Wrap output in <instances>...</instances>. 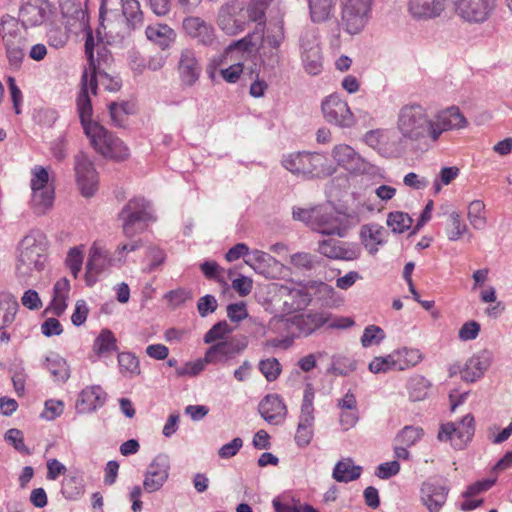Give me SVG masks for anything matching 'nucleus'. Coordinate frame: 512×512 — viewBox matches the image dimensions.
<instances>
[{
    "mask_svg": "<svg viewBox=\"0 0 512 512\" xmlns=\"http://www.w3.org/2000/svg\"><path fill=\"white\" fill-rule=\"evenodd\" d=\"M144 25V14L138 0H121V12L111 10L100 24L107 43L127 47L133 42V34Z\"/></svg>",
    "mask_w": 512,
    "mask_h": 512,
    "instance_id": "f257e3e1",
    "label": "nucleus"
},
{
    "mask_svg": "<svg viewBox=\"0 0 512 512\" xmlns=\"http://www.w3.org/2000/svg\"><path fill=\"white\" fill-rule=\"evenodd\" d=\"M48 242L40 229L30 230L16 248L15 271L18 279L26 281L34 272L44 269Z\"/></svg>",
    "mask_w": 512,
    "mask_h": 512,
    "instance_id": "f03ea898",
    "label": "nucleus"
},
{
    "mask_svg": "<svg viewBox=\"0 0 512 512\" xmlns=\"http://www.w3.org/2000/svg\"><path fill=\"white\" fill-rule=\"evenodd\" d=\"M260 0H251L247 6L243 1L231 0L222 5L217 15V26L229 36L243 32L249 22L264 20V6Z\"/></svg>",
    "mask_w": 512,
    "mask_h": 512,
    "instance_id": "7ed1b4c3",
    "label": "nucleus"
},
{
    "mask_svg": "<svg viewBox=\"0 0 512 512\" xmlns=\"http://www.w3.org/2000/svg\"><path fill=\"white\" fill-rule=\"evenodd\" d=\"M281 164L293 175L306 179L323 178L334 172L327 157L317 152H292L282 157Z\"/></svg>",
    "mask_w": 512,
    "mask_h": 512,
    "instance_id": "20e7f679",
    "label": "nucleus"
},
{
    "mask_svg": "<svg viewBox=\"0 0 512 512\" xmlns=\"http://www.w3.org/2000/svg\"><path fill=\"white\" fill-rule=\"evenodd\" d=\"M397 129L401 134V142L405 144L430 139V116L421 105H406L399 112Z\"/></svg>",
    "mask_w": 512,
    "mask_h": 512,
    "instance_id": "39448f33",
    "label": "nucleus"
},
{
    "mask_svg": "<svg viewBox=\"0 0 512 512\" xmlns=\"http://www.w3.org/2000/svg\"><path fill=\"white\" fill-rule=\"evenodd\" d=\"M257 37L261 40L260 46L267 47L271 49H280L281 44L284 41V29L282 24L277 23L271 27H269L266 32H264V21L259 20L256 26V30L253 33H249L244 38L234 41L231 43L224 52L223 58H228L234 52H239L242 56L250 50L251 47L256 46V42L254 38Z\"/></svg>",
    "mask_w": 512,
    "mask_h": 512,
    "instance_id": "423d86ee",
    "label": "nucleus"
},
{
    "mask_svg": "<svg viewBox=\"0 0 512 512\" xmlns=\"http://www.w3.org/2000/svg\"><path fill=\"white\" fill-rule=\"evenodd\" d=\"M374 0H340V26L351 36L358 35L372 17Z\"/></svg>",
    "mask_w": 512,
    "mask_h": 512,
    "instance_id": "0eeeda50",
    "label": "nucleus"
},
{
    "mask_svg": "<svg viewBox=\"0 0 512 512\" xmlns=\"http://www.w3.org/2000/svg\"><path fill=\"white\" fill-rule=\"evenodd\" d=\"M329 315L325 312H308L292 317L275 318L271 321V328L277 332L287 331L291 335L309 336L325 325Z\"/></svg>",
    "mask_w": 512,
    "mask_h": 512,
    "instance_id": "6e6552de",
    "label": "nucleus"
},
{
    "mask_svg": "<svg viewBox=\"0 0 512 512\" xmlns=\"http://www.w3.org/2000/svg\"><path fill=\"white\" fill-rule=\"evenodd\" d=\"M86 135L93 148L105 158L121 161L129 156L124 142L100 124L87 126Z\"/></svg>",
    "mask_w": 512,
    "mask_h": 512,
    "instance_id": "1a4fd4ad",
    "label": "nucleus"
},
{
    "mask_svg": "<svg viewBox=\"0 0 512 512\" xmlns=\"http://www.w3.org/2000/svg\"><path fill=\"white\" fill-rule=\"evenodd\" d=\"M123 233L127 237L142 232L148 222L154 221L151 205L144 198H133L119 213Z\"/></svg>",
    "mask_w": 512,
    "mask_h": 512,
    "instance_id": "9d476101",
    "label": "nucleus"
},
{
    "mask_svg": "<svg viewBox=\"0 0 512 512\" xmlns=\"http://www.w3.org/2000/svg\"><path fill=\"white\" fill-rule=\"evenodd\" d=\"M55 6L49 0H21L18 19L24 28L53 25Z\"/></svg>",
    "mask_w": 512,
    "mask_h": 512,
    "instance_id": "9b49d317",
    "label": "nucleus"
},
{
    "mask_svg": "<svg viewBox=\"0 0 512 512\" xmlns=\"http://www.w3.org/2000/svg\"><path fill=\"white\" fill-rule=\"evenodd\" d=\"M315 392L311 384H307L301 403L299 421L295 434V443L304 448L310 444L314 436V401Z\"/></svg>",
    "mask_w": 512,
    "mask_h": 512,
    "instance_id": "f8f14e48",
    "label": "nucleus"
},
{
    "mask_svg": "<svg viewBox=\"0 0 512 512\" xmlns=\"http://www.w3.org/2000/svg\"><path fill=\"white\" fill-rule=\"evenodd\" d=\"M333 160L340 167L351 173L375 175L378 167L368 163L358 152L350 145L338 144L331 151Z\"/></svg>",
    "mask_w": 512,
    "mask_h": 512,
    "instance_id": "ddd939ff",
    "label": "nucleus"
},
{
    "mask_svg": "<svg viewBox=\"0 0 512 512\" xmlns=\"http://www.w3.org/2000/svg\"><path fill=\"white\" fill-rule=\"evenodd\" d=\"M467 126V120L456 106L442 109L430 117V140L437 142L447 131L462 129Z\"/></svg>",
    "mask_w": 512,
    "mask_h": 512,
    "instance_id": "4468645a",
    "label": "nucleus"
},
{
    "mask_svg": "<svg viewBox=\"0 0 512 512\" xmlns=\"http://www.w3.org/2000/svg\"><path fill=\"white\" fill-rule=\"evenodd\" d=\"M456 14L468 23H484L492 15L496 0H452Z\"/></svg>",
    "mask_w": 512,
    "mask_h": 512,
    "instance_id": "2eb2a0df",
    "label": "nucleus"
},
{
    "mask_svg": "<svg viewBox=\"0 0 512 512\" xmlns=\"http://www.w3.org/2000/svg\"><path fill=\"white\" fill-rule=\"evenodd\" d=\"M325 120L342 128L354 125L355 118L346 101L336 94L326 97L321 105Z\"/></svg>",
    "mask_w": 512,
    "mask_h": 512,
    "instance_id": "dca6fc26",
    "label": "nucleus"
},
{
    "mask_svg": "<svg viewBox=\"0 0 512 512\" xmlns=\"http://www.w3.org/2000/svg\"><path fill=\"white\" fill-rule=\"evenodd\" d=\"M170 473V459L167 454L156 455L147 466L144 473L143 489L147 493H154L162 489Z\"/></svg>",
    "mask_w": 512,
    "mask_h": 512,
    "instance_id": "f3484780",
    "label": "nucleus"
},
{
    "mask_svg": "<svg viewBox=\"0 0 512 512\" xmlns=\"http://www.w3.org/2000/svg\"><path fill=\"white\" fill-rule=\"evenodd\" d=\"M248 342L245 337H231L218 341L210 346L205 353V361L209 364L225 363L246 349Z\"/></svg>",
    "mask_w": 512,
    "mask_h": 512,
    "instance_id": "a211bd4d",
    "label": "nucleus"
},
{
    "mask_svg": "<svg viewBox=\"0 0 512 512\" xmlns=\"http://www.w3.org/2000/svg\"><path fill=\"white\" fill-rule=\"evenodd\" d=\"M116 263L117 257H110L108 251L105 248L94 243L90 248L89 258L86 263V284L88 286H93L97 282L98 276Z\"/></svg>",
    "mask_w": 512,
    "mask_h": 512,
    "instance_id": "6ab92c4d",
    "label": "nucleus"
},
{
    "mask_svg": "<svg viewBox=\"0 0 512 512\" xmlns=\"http://www.w3.org/2000/svg\"><path fill=\"white\" fill-rule=\"evenodd\" d=\"M75 173L77 184L85 197H91L97 190L98 175L93 163L86 154L79 153L75 156Z\"/></svg>",
    "mask_w": 512,
    "mask_h": 512,
    "instance_id": "aec40b11",
    "label": "nucleus"
},
{
    "mask_svg": "<svg viewBox=\"0 0 512 512\" xmlns=\"http://www.w3.org/2000/svg\"><path fill=\"white\" fill-rule=\"evenodd\" d=\"M177 70L181 84L184 87H192L199 81L202 67L193 49L184 48L181 50Z\"/></svg>",
    "mask_w": 512,
    "mask_h": 512,
    "instance_id": "412c9836",
    "label": "nucleus"
},
{
    "mask_svg": "<svg viewBox=\"0 0 512 512\" xmlns=\"http://www.w3.org/2000/svg\"><path fill=\"white\" fill-rule=\"evenodd\" d=\"M58 7L67 30L85 28L88 16L79 0H58Z\"/></svg>",
    "mask_w": 512,
    "mask_h": 512,
    "instance_id": "4be33fe9",
    "label": "nucleus"
},
{
    "mask_svg": "<svg viewBox=\"0 0 512 512\" xmlns=\"http://www.w3.org/2000/svg\"><path fill=\"white\" fill-rule=\"evenodd\" d=\"M261 417L271 425H280L287 416V407L278 394L266 395L258 405Z\"/></svg>",
    "mask_w": 512,
    "mask_h": 512,
    "instance_id": "5701e85b",
    "label": "nucleus"
},
{
    "mask_svg": "<svg viewBox=\"0 0 512 512\" xmlns=\"http://www.w3.org/2000/svg\"><path fill=\"white\" fill-rule=\"evenodd\" d=\"M184 31L204 46H211L216 41L215 29L200 17L189 16L183 20Z\"/></svg>",
    "mask_w": 512,
    "mask_h": 512,
    "instance_id": "b1692460",
    "label": "nucleus"
},
{
    "mask_svg": "<svg viewBox=\"0 0 512 512\" xmlns=\"http://www.w3.org/2000/svg\"><path fill=\"white\" fill-rule=\"evenodd\" d=\"M107 62L97 60L94 67L86 69L88 71V85L91 94H96L98 85H101L105 90L116 92L121 88V80L118 76H111L104 70V65Z\"/></svg>",
    "mask_w": 512,
    "mask_h": 512,
    "instance_id": "393cba45",
    "label": "nucleus"
},
{
    "mask_svg": "<svg viewBox=\"0 0 512 512\" xmlns=\"http://www.w3.org/2000/svg\"><path fill=\"white\" fill-rule=\"evenodd\" d=\"M493 353L489 350H481L470 357L461 369V377L466 382H475L480 379L490 367Z\"/></svg>",
    "mask_w": 512,
    "mask_h": 512,
    "instance_id": "a878e982",
    "label": "nucleus"
},
{
    "mask_svg": "<svg viewBox=\"0 0 512 512\" xmlns=\"http://www.w3.org/2000/svg\"><path fill=\"white\" fill-rule=\"evenodd\" d=\"M318 252L327 258L345 261H352L360 256L358 247L334 239L319 242Z\"/></svg>",
    "mask_w": 512,
    "mask_h": 512,
    "instance_id": "bb28decb",
    "label": "nucleus"
},
{
    "mask_svg": "<svg viewBox=\"0 0 512 512\" xmlns=\"http://www.w3.org/2000/svg\"><path fill=\"white\" fill-rule=\"evenodd\" d=\"M446 8V0H408V12L415 20L439 17Z\"/></svg>",
    "mask_w": 512,
    "mask_h": 512,
    "instance_id": "cd10ccee",
    "label": "nucleus"
},
{
    "mask_svg": "<svg viewBox=\"0 0 512 512\" xmlns=\"http://www.w3.org/2000/svg\"><path fill=\"white\" fill-rule=\"evenodd\" d=\"M3 44L9 67L13 70H19L26 56V38L18 34H6L3 36Z\"/></svg>",
    "mask_w": 512,
    "mask_h": 512,
    "instance_id": "c85d7f7f",
    "label": "nucleus"
},
{
    "mask_svg": "<svg viewBox=\"0 0 512 512\" xmlns=\"http://www.w3.org/2000/svg\"><path fill=\"white\" fill-rule=\"evenodd\" d=\"M449 489L437 482L426 481L422 484L421 501L429 512H438L445 504Z\"/></svg>",
    "mask_w": 512,
    "mask_h": 512,
    "instance_id": "c756f323",
    "label": "nucleus"
},
{
    "mask_svg": "<svg viewBox=\"0 0 512 512\" xmlns=\"http://www.w3.org/2000/svg\"><path fill=\"white\" fill-rule=\"evenodd\" d=\"M90 88L88 85V71L84 70L81 77V88L77 95L76 105L79 114L80 122L83 126L84 132L89 125H99V123L92 121L93 108L90 99Z\"/></svg>",
    "mask_w": 512,
    "mask_h": 512,
    "instance_id": "7c9ffc66",
    "label": "nucleus"
},
{
    "mask_svg": "<svg viewBox=\"0 0 512 512\" xmlns=\"http://www.w3.org/2000/svg\"><path fill=\"white\" fill-rule=\"evenodd\" d=\"M360 238L369 254L375 255L378 247L387 242L388 232L378 223H369L361 227Z\"/></svg>",
    "mask_w": 512,
    "mask_h": 512,
    "instance_id": "2f4dec72",
    "label": "nucleus"
},
{
    "mask_svg": "<svg viewBox=\"0 0 512 512\" xmlns=\"http://www.w3.org/2000/svg\"><path fill=\"white\" fill-rule=\"evenodd\" d=\"M106 402V393L99 385L84 388L78 397L76 407L80 413H91Z\"/></svg>",
    "mask_w": 512,
    "mask_h": 512,
    "instance_id": "473e14b6",
    "label": "nucleus"
},
{
    "mask_svg": "<svg viewBox=\"0 0 512 512\" xmlns=\"http://www.w3.org/2000/svg\"><path fill=\"white\" fill-rule=\"evenodd\" d=\"M311 228L324 235H337L339 237L345 235V228L341 220L332 212L322 211L321 209L316 210Z\"/></svg>",
    "mask_w": 512,
    "mask_h": 512,
    "instance_id": "72a5a7b5",
    "label": "nucleus"
},
{
    "mask_svg": "<svg viewBox=\"0 0 512 512\" xmlns=\"http://www.w3.org/2000/svg\"><path fill=\"white\" fill-rule=\"evenodd\" d=\"M147 39L162 50L169 48L176 39L174 30L166 24H152L148 25L145 29Z\"/></svg>",
    "mask_w": 512,
    "mask_h": 512,
    "instance_id": "f704fd0d",
    "label": "nucleus"
},
{
    "mask_svg": "<svg viewBox=\"0 0 512 512\" xmlns=\"http://www.w3.org/2000/svg\"><path fill=\"white\" fill-rule=\"evenodd\" d=\"M42 365L55 382L65 383L70 378V367L66 359L55 352L47 355Z\"/></svg>",
    "mask_w": 512,
    "mask_h": 512,
    "instance_id": "c9c22d12",
    "label": "nucleus"
},
{
    "mask_svg": "<svg viewBox=\"0 0 512 512\" xmlns=\"http://www.w3.org/2000/svg\"><path fill=\"white\" fill-rule=\"evenodd\" d=\"M19 303L10 293H0V331L10 326L16 318Z\"/></svg>",
    "mask_w": 512,
    "mask_h": 512,
    "instance_id": "e433bc0d",
    "label": "nucleus"
},
{
    "mask_svg": "<svg viewBox=\"0 0 512 512\" xmlns=\"http://www.w3.org/2000/svg\"><path fill=\"white\" fill-rule=\"evenodd\" d=\"M397 371H404L417 366L424 359L418 348L402 347L393 351Z\"/></svg>",
    "mask_w": 512,
    "mask_h": 512,
    "instance_id": "4c0bfd02",
    "label": "nucleus"
},
{
    "mask_svg": "<svg viewBox=\"0 0 512 512\" xmlns=\"http://www.w3.org/2000/svg\"><path fill=\"white\" fill-rule=\"evenodd\" d=\"M310 18L314 23H323L334 16L336 0H307Z\"/></svg>",
    "mask_w": 512,
    "mask_h": 512,
    "instance_id": "58836bf2",
    "label": "nucleus"
},
{
    "mask_svg": "<svg viewBox=\"0 0 512 512\" xmlns=\"http://www.w3.org/2000/svg\"><path fill=\"white\" fill-rule=\"evenodd\" d=\"M362 467L355 465L351 458H345L336 463L332 476L337 482L348 483L360 477Z\"/></svg>",
    "mask_w": 512,
    "mask_h": 512,
    "instance_id": "ea45409f",
    "label": "nucleus"
},
{
    "mask_svg": "<svg viewBox=\"0 0 512 512\" xmlns=\"http://www.w3.org/2000/svg\"><path fill=\"white\" fill-rule=\"evenodd\" d=\"M437 438L442 442L450 441L455 448L459 449L470 441L469 430L466 432L460 431L456 428V423L453 422L442 424Z\"/></svg>",
    "mask_w": 512,
    "mask_h": 512,
    "instance_id": "a19ab883",
    "label": "nucleus"
},
{
    "mask_svg": "<svg viewBox=\"0 0 512 512\" xmlns=\"http://www.w3.org/2000/svg\"><path fill=\"white\" fill-rule=\"evenodd\" d=\"M54 199V188L32 191L31 208L35 214L44 215L53 207Z\"/></svg>",
    "mask_w": 512,
    "mask_h": 512,
    "instance_id": "79ce46f5",
    "label": "nucleus"
},
{
    "mask_svg": "<svg viewBox=\"0 0 512 512\" xmlns=\"http://www.w3.org/2000/svg\"><path fill=\"white\" fill-rule=\"evenodd\" d=\"M85 492L84 480L81 476L69 475L63 478L61 482V494L70 501H76L82 497Z\"/></svg>",
    "mask_w": 512,
    "mask_h": 512,
    "instance_id": "37998d69",
    "label": "nucleus"
},
{
    "mask_svg": "<svg viewBox=\"0 0 512 512\" xmlns=\"http://www.w3.org/2000/svg\"><path fill=\"white\" fill-rule=\"evenodd\" d=\"M245 263L257 274L267 276L269 267L276 264L277 260L264 251L253 250L249 253L248 258L245 259Z\"/></svg>",
    "mask_w": 512,
    "mask_h": 512,
    "instance_id": "c03bdc74",
    "label": "nucleus"
},
{
    "mask_svg": "<svg viewBox=\"0 0 512 512\" xmlns=\"http://www.w3.org/2000/svg\"><path fill=\"white\" fill-rule=\"evenodd\" d=\"M70 291V282L67 278L58 280L53 288V299L51 303L55 315L60 316L67 307V299Z\"/></svg>",
    "mask_w": 512,
    "mask_h": 512,
    "instance_id": "a18cd8bd",
    "label": "nucleus"
},
{
    "mask_svg": "<svg viewBox=\"0 0 512 512\" xmlns=\"http://www.w3.org/2000/svg\"><path fill=\"white\" fill-rule=\"evenodd\" d=\"M445 231L450 241H457L465 234L471 236L468 226L462 220L461 214L456 210L449 213Z\"/></svg>",
    "mask_w": 512,
    "mask_h": 512,
    "instance_id": "49530a36",
    "label": "nucleus"
},
{
    "mask_svg": "<svg viewBox=\"0 0 512 512\" xmlns=\"http://www.w3.org/2000/svg\"><path fill=\"white\" fill-rule=\"evenodd\" d=\"M486 206L482 200L476 199L469 203L467 209V219L475 230H483L487 225L485 215Z\"/></svg>",
    "mask_w": 512,
    "mask_h": 512,
    "instance_id": "de8ad7c7",
    "label": "nucleus"
},
{
    "mask_svg": "<svg viewBox=\"0 0 512 512\" xmlns=\"http://www.w3.org/2000/svg\"><path fill=\"white\" fill-rule=\"evenodd\" d=\"M430 386L431 383L424 376L414 375L410 377L407 382L410 399L413 401L424 400L428 395Z\"/></svg>",
    "mask_w": 512,
    "mask_h": 512,
    "instance_id": "09e8293b",
    "label": "nucleus"
},
{
    "mask_svg": "<svg viewBox=\"0 0 512 512\" xmlns=\"http://www.w3.org/2000/svg\"><path fill=\"white\" fill-rule=\"evenodd\" d=\"M116 350L117 340L114 334L108 329H103L94 340L93 351L101 356Z\"/></svg>",
    "mask_w": 512,
    "mask_h": 512,
    "instance_id": "8fccbe9b",
    "label": "nucleus"
},
{
    "mask_svg": "<svg viewBox=\"0 0 512 512\" xmlns=\"http://www.w3.org/2000/svg\"><path fill=\"white\" fill-rule=\"evenodd\" d=\"M260 65L264 71H274L282 61L280 49L259 46Z\"/></svg>",
    "mask_w": 512,
    "mask_h": 512,
    "instance_id": "3c124183",
    "label": "nucleus"
},
{
    "mask_svg": "<svg viewBox=\"0 0 512 512\" xmlns=\"http://www.w3.org/2000/svg\"><path fill=\"white\" fill-rule=\"evenodd\" d=\"M95 46H99V44L95 42L92 32L89 31L87 33L85 41V54L87 56L89 67H94L95 64H97L98 59H100L101 62H108L110 59V55L103 46L99 47V49L97 50V58H95Z\"/></svg>",
    "mask_w": 512,
    "mask_h": 512,
    "instance_id": "603ef678",
    "label": "nucleus"
},
{
    "mask_svg": "<svg viewBox=\"0 0 512 512\" xmlns=\"http://www.w3.org/2000/svg\"><path fill=\"white\" fill-rule=\"evenodd\" d=\"M30 187L31 191L54 188L53 182L50 181L48 170L45 167L36 165L31 169Z\"/></svg>",
    "mask_w": 512,
    "mask_h": 512,
    "instance_id": "864d4df0",
    "label": "nucleus"
},
{
    "mask_svg": "<svg viewBox=\"0 0 512 512\" xmlns=\"http://www.w3.org/2000/svg\"><path fill=\"white\" fill-rule=\"evenodd\" d=\"M412 218L404 212L394 211L387 216V226L391 228L393 233L401 234L408 230L412 225Z\"/></svg>",
    "mask_w": 512,
    "mask_h": 512,
    "instance_id": "5fc2aeb1",
    "label": "nucleus"
},
{
    "mask_svg": "<svg viewBox=\"0 0 512 512\" xmlns=\"http://www.w3.org/2000/svg\"><path fill=\"white\" fill-rule=\"evenodd\" d=\"M356 369V361L345 356H333L330 367L327 369L328 374L336 376H346Z\"/></svg>",
    "mask_w": 512,
    "mask_h": 512,
    "instance_id": "6e6d98bb",
    "label": "nucleus"
},
{
    "mask_svg": "<svg viewBox=\"0 0 512 512\" xmlns=\"http://www.w3.org/2000/svg\"><path fill=\"white\" fill-rule=\"evenodd\" d=\"M305 71L310 75H318L323 69V56L321 50H314L300 54Z\"/></svg>",
    "mask_w": 512,
    "mask_h": 512,
    "instance_id": "4d7b16f0",
    "label": "nucleus"
},
{
    "mask_svg": "<svg viewBox=\"0 0 512 512\" xmlns=\"http://www.w3.org/2000/svg\"><path fill=\"white\" fill-rule=\"evenodd\" d=\"M368 368L369 371L374 374L397 371L394 352L392 351L390 354L383 357H374V359L369 363Z\"/></svg>",
    "mask_w": 512,
    "mask_h": 512,
    "instance_id": "13d9d810",
    "label": "nucleus"
},
{
    "mask_svg": "<svg viewBox=\"0 0 512 512\" xmlns=\"http://www.w3.org/2000/svg\"><path fill=\"white\" fill-rule=\"evenodd\" d=\"M118 365L122 374L130 376L140 374L138 358L130 352H121L118 354Z\"/></svg>",
    "mask_w": 512,
    "mask_h": 512,
    "instance_id": "bf43d9fd",
    "label": "nucleus"
},
{
    "mask_svg": "<svg viewBox=\"0 0 512 512\" xmlns=\"http://www.w3.org/2000/svg\"><path fill=\"white\" fill-rule=\"evenodd\" d=\"M207 364H209V362L205 361L204 356L203 358L197 359L195 361H189L182 366L176 367L175 374L178 378L194 377L199 375L205 369Z\"/></svg>",
    "mask_w": 512,
    "mask_h": 512,
    "instance_id": "052dcab7",
    "label": "nucleus"
},
{
    "mask_svg": "<svg viewBox=\"0 0 512 512\" xmlns=\"http://www.w3.org/2000/svg\"><path fill=\"white\" fill-rule=\"evenodd\" d=\"M258 367L265 379L269 382L275 381L282 371L280 362L274 357L261 360Z\"/></svg>",
    "mask_w": 512,
    "mask_h": 512,
    "instance_id": "680f3d73",
    "label": "nucleus"
},
{
    "mask_svg": "<svg viewBox=\"0 0 512 512\" xmlns=\"http://www.w3.org/2000/svg\"><path fill=\"white\" fill-rule=\"evenodd\" d=\"M423 436L420 427L405 426L396 436V441L406 447L415 445Z\"/></svg>",
    "mask_w": 512,
    "mask_h": 512,
    "instance_id": "e2e57ef3",
    "label": "nucleus"
},
{
    "mask_svg": "<svg viewBox=\"0 0 512 512\" xmlns=\"http://www.w3.org/2000/svg\"><path fill=\"white\" fill-rule=\"evenodd\" d=\"M300 54L321 50L318 33L315 29L302 32L299 39Z\"/></svg>",
    "mask_w": 512,
    "mask_h": 512,
    "instance_id": "0e129e2a",
    "label": "nucleus"
},
{
    "mask_svg": "<svg viewBox=\"0 0 512 512\" xmlns=\"http://www.w3.org/2000/svg\"><path fill=\"white\" fill-rule=\"evenodd\" d=\"M290 263L296 269L310 271L316 267L318 261L316 257L310 253L297 252L290 256Z\"/></svg>",
    "mask_w": 512,
    "mask_h": 512,
    "instance_id": "69168bd1",
    "label": "nucleus"
},
{
    "mask_svg": "<svg viewBox=\"0 0 512 512\" xmlns=\"http://www.w3.org/2000/svg\"><path fill=\"white\" fill-rule=\"evenodd\" d=\"M385 338L384 330L376 325H369L364 329L361 337V344L363 347H370L372 345H378Z\"/></svg>",
    "mask_w": 512,
    "mask_h": 512,
    "instance_id": "338daca9",
    "label": "nucleus"
},
{
    "mask_svg": "<svg viewBox=\"0 0 512 512\" xmlns=\"http://www.w3.org/2000/svg\"><path fill=\"white\" fill-rule=\"evenodd\" d=\"M65 263L74 278H77L83 264V251L80 247H73L68 251Z\"/></svg>",
    "mask_w": 512,
    "mask_h": 512,
    "instance_id": "774afa93",
    "label": "nucleus"
}]
</instances>
